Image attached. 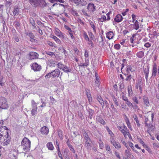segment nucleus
I'll list each match as a JSON object with an SVG mask.
<instances>
[{
    "mask_svg": "<svg viewBox=\"0 0 159 159\" xmlns=\"http://www.w3.org/2000/svg\"><path fill=\"white\" fill-rule=\"evenodd\" d=\"M0 136L3 137L2 139V137H0V142L1 144L3 145H7L9 144L10 141L11 137L8 135L7 129V133L6 134L0 133Z\"/></svg>",
    "mask_w": 159,
    "mask_h": 159,
    "instance_id": "obj_1",
    "label": "nucleus"
},
{
    "mask_svg": "<svg viewBox=\"0 0 159 159\" xmlns=\"http://www.w3.org/2000/svg\"><path fill=\"white\" fill-rule=\"evenodd\" d=\"M30 141L27 138H24L22 141L21 146L24 151L27 152L30 149Z\"/></svg>",
    "mask_w": 159,
    "mask_h": 159,
    "instance_id": "obj_2",
    "label": "nucleus"
},
{
    "mask_svg": "<svg viewBox=\"0 0 159 159\" xmlns=\"http://www.w3.org/2000/svg\"><path fill=\"white\" fill-rule=\"evenodd\" d=\"M83 136L84 137V145L87 148H90L91 146L92 143L91 139L86 132L84 133Z\"/></svg>",
    "mask_w": 159,
    "mask_h": 159,
    "instance_id": "obj_3",
    "label": "nucleus"
},
{
    "mask_svg": "<svg viewBox=\"0 0 159 159\" xmlns=\"http://www.w3.org/2000/svg\"><path fill=\"white\" fill-rule=\"evenodd\" d=\"M9 107L8 104L4 98L0 97V108L2 109H7Z\"/></svg>",
    "mask_w": 159,
    "mask_h": 159,
    "instance_id": "obj_4",
    "label": "nucleus"
},
{
    "mask_svg": "<svg viewBox=\"0 0 159 159\" xmlns=\"http://www.w3.org/2000/svg\"><path fill=\"white\" fill-rule=\"evenodd\" d=\"M70 1L80 7L85 6L87 4V2L84 0H70Z\"/></svg>",
    "mask_w": 159,
    "mask_h": 159,
    "instance_id": "obj_5",
    "label": "nucleus"
},
{
    "mask_svg": "<svg viewBox=\"0 0 159 159\" xmlns=\"http://www.w3.org/2000/svg\"><path fill=\"white\" fill-rule=\"evenodd\" d=\"M55 34L58 37L62 39L65 38V34L58 28H56L54 31Z\"/></svg>",
    "mask_w": 159,
    "mask_h": 159,
    "instance_id": "obj_6",
    "label": "nucleus"
},
{
    "mask_svg": "<svg viewBox=\"0 0 159 159\" xmlns=\"http://www.w3.org/2000/svg\"><path fill=\"white\" fill-rule=\"evenodd\" d=\"M29 56L30 59L33 60L38 58L39 55L36 52H31L29 53Z\"/></svg>",
    "mask_w": 159,
    "mask_h": 159,
    "instance_id": "obj_7",
    "label": "nucleus"
},
{
    "mask_svg": "<svg viewBox=\"0 0 159 159\" xmlns=\"http://www.w3.org/2000/svg\"><path fill=\"white\" fill-rule=\"evenodd\" d=\"M130 149L129 148H127V149L125 151V154L127 158L129 159H134V156L131 154Z\"/></svg>",
    "mask_w": 159,
    "mask_h": 159,
    "instance_id": "obj_8",
    "label": "nucleus"
},
{
    "mask_svg": "<svg viewBox=\"0 0 159 159\" xmlns=\"http://www.w3.org/2000/svg\"><path fill=\"white\" fill-rule=\"evenodd\" d=\"M87 10L90 13L93 12L95 10V7L93 4L89 3L88 6Z\"/></svg>",
    "mask_w": 159,
    "mask_h": 159,
    "instance_id": "obj_9",
    "label": "nucleus"
},
{
    "mask_svg": "<svg viewBox=\"0 0 159 159\" xmlns=\"http://www.w3.org/2000/svg\"><path fill=\"white\" fill-rule=\"evenodd\" d=\"M40 131L43 135H47L49 132V129L47 127L44 126L41 128Z\"/></svg>",
    "mask_w": 159,
    "mask_h": 159,
    "instance_id": "obj_10",
    "label": "nucleus"
},
{
    "mask_svg": "<svg viewBox=\"0 0 159 159\" xmlns=\"http://www.w3.org/2000/svg\"><path fill=\"white\" fill-rule=\"evenodd\" d=\"M143 82L141 79H139L138 81V82L136 84V89L139 88L140 92H142V90Z\"/></svg>",
    "mask_w": 159,
    "mask_h": 159,
    "instance_id": "obj_11",
    "label": "nucleus"
},
{
    "mask_svg": "<svg viewBox=\"0 0 159 159\" xmlns=\"http://www.w3.org/2000/svg\"><path fill=\"white\" fill-rule=\"evenodd\" d=\"M122 63L121 65V70H122V69L125 66H127V70H131L132 69L131 66L130 65H127V61L125 59H123L122 60Z\"/></svg>",
    "mask_w": 159,
    "mask_h": 159,
    "instance_id": "obj_12",
    "label": "nucleus"
},
{
    "mask_svg": "<svg viewBox=\"0 0 159 159\" xmlns=\"http://www.w3.org/2000/svg\"><path fill=\"white\" fill-rule=\"evenodd\" d=\"M31 66L32 70H40L41 69V66L36 62L33 63Z\"/></svg>",
    "mask_w": 159,
    "mask_h": 159,
    "instance_id": "obj_13",
    "label": "nucleus"
},
{
    "mask_svg": "<svg viewBox=\"0 0 159 159\" xmlns=\"http://www.w3.org/2000/svg\"><path fill=\"white\" fill-rule=\"evenodd\" d=\"M143 102L146 107H149L150 105V103L148 98L146 96H144L143 98Z\"/></svg>",
    "mask_w": 159,
    "mask_h": 159,
    "instance_id": "obj_14",
    "label": "nucleus"
},
{
    "mask_svg": "<svg viewBox=\"0 0 159 159\" xmlns=\"http://www.w3.org/2000/svg\"><path fill=\"white\" fill-rule=\"evenodd\" d=\"M133 24H131L129 25V26H133L134 29L137 30L139 29V22L137 20H136L134 22Z\"/></svg>",
    "mask_w": 159,
    "mask_h": 159,
    "instance_id": "obj_15",
    "label": "nucleus"
},
{
    "mask_svg": "<svg viewBox=\"0 0 159 159\" xmlns=\"http://www.w3.org/2000/svg\"><path fill=\"white\" fill-rule=\"evenodd\" d=\"M111 143L116 148L119 149L121 147L120 143L118 142H116L113 139L111 140Z\"/></svg>",
    "mask_w": 159,
    "mask_h": 159,
    "instance_id": "obj_16",
    "label": "nucleus"
},
{
    "mask_svg": "<svg viewBox=\"0 0 159 159\" xmlns=\"http://www.w3.org/2000/svg\"><path fill=\"white\" fill-rule=\"evenodd\" d=\"M123 19L122 16L119 14L117 15L114 18V21L117 23L120 22Z\"/></svg>",
    "mask_w": 159,
    "mask_h": 159,
    "instance_id": "obj_17",
    "label": "nucleus"
},
{
    "mask_svg": "<svg viewBox=\"0 0 159 159\" xmlns=\"http://www.w3.org/2000/svg\"><path fill=\"white\" fill-rule=\"evenodd\" d=\"M106 35L107 39H111L113 38L114 34L112 31H109L106 33Z\"/></svg>",
    "mask_w": 159,
    "mask_h": 159,
    "instance_id": "obj_18",
    "label": "nucleus"
},
{
    "mask_svg": "<svg viewBox=\"0 0 159 159\" xmlns=\"http://www.w3.org/2000/svg\"><path fill=\"white\" fill-rule=\"evenodd\" d=\"M29 1L31 4L34 7L39 5V0H29Z\"/></svg>",
    "mask_w": 159,
    "mask_h": 159,
    "instance_id": "obj_19",
    "label": "nucleus"
},
{
    "mask_svg": "<svg viewBox=\"0 0 159 159\" xmlns=\"http://www.w3.org/2000/svg\"><path fill=\"white\" fill-rule=\"evenodd\" d=\"M58 68L61 70H66L67 68V67L65 65L63 64L61 62H59L57 65Z\"/></svg>",
    "mask_w": 159,
    "mask_h": 159,
    "instance_id": "obj_20",
    "label": "nucleus"
},
{
    "mask_svg": "<svg viewBox=\"0 0 159 159\" xmlns=\"http://www.w3.org/2000/svg\"><path fill=\"white\" fill-rule=\"evenodd\" d=\"M27 35L30 37V40L32 42H35L37 40L34 39V36L32 33H30L27 34Z\"/></svg>",
    "mask_w": 159,
    "mask_h": 159,
    "instance_id": "obj_21",
    "label": "nucleus"
},
{
    "mask_svg": "<svg viewBox=\"0 0 159 159\" xmlns=\"http://www.w3.org/2000/svg\"><path fill=\"white\" fill-rule=\"evenodd\" d=\"M97 99L99 102L102 105V107L104 106V101L100 96H98L97 97Z\"/></svg>",
    "mask_w": 159,
    "mask_h": 159,
    "instance_id": "obj_22",
    "label": "nucleus"
},
{
    "mask_svg": "<svg viewBox=\"0 0 159 159\" xmlns=\"http://www.w3.org/2000/svg\"><path fill=\"white\" fill-rule=\"evenodd\" d=\"M52 76L53 77H58L60 74V72L57 70H54L52 72Z\"/></svg>",
    "mask_w": 159,
    "mask_h": 159,
    "instance_id": "obj_23",
    "label": "nucleus"
},
{
    "mask_svg": "<svg viewBox=\"0 0 159 159\" xmlns=\"http://www.w3.org/2000/svg\"><path fill=\"white\" fill-rule=\"evenodd\" d=\"M136 56L138 57L141 58L144 56V52L142 51H139L137 53Z\"/></svg>",
    "mask_w": 159,
    "mask_h": 159,
    "instance_id": "obj_24",
    "label": "nucleus"
},
{
    "mask_svg": "<svg viewBox=\"0 0 159 159\" xmlns=\"http://www.w3.org/2000/svg\"><path fill=\"white\" fill-rule=\"evenodd\" d=\"M19 9L18 7L14 8V10L12 11V13L14 16L17 15L19 13Z\"/></svg>",
    "mask_w": 159,
    "mask_h": 159,
    "instance_id": "obj_25",
    "label": "nucleus"
},
{
    "mask_svg": "<svg viewBox=\"0 0 159 159\" xmlns=\"http://www.w3.org/2000/svg\"><path fill=\"white\" fill-rule=\"evenodd\" d=\"M147 132L149 134H150L151 132L154 129V126L151 125H149V126L148 127Z\"/></svg>",
    "mask_w": 159,
    "mask_h": 159,
    "instance_id": "obj_26",
    "label": "nucleus"
},
{
    "mask_svg": "<svg viewBox=\"0 0 159 159\" xmlns=\"http://www.w3.org/2000/svg\"><path fill=\"white\" fill-rule=\"evenodd\" d=\"M96 120L97 121L103 125H104L105 123V122L104 120L99 116L97 117L96 118Z\"/></svg>",
    "mask_w": 159,
    "mask_h": 159,
    "instance_id": "obj_27",
    "label": "nucleus"
},
{
    "mask_svg": "<svg viewBox=\"0 0 159 159\" xmlns=\"http://www.w3.org/2000/svg\"><path fill=\"white\" fill-rule=\"evenodd\" d=\"M98 20L99 21L103 22L105 21L106 20V17L105 15H102L101 16V18H98Z\"/></svg>",
    "mask_w": 159,
    "mask_h": 159,
    "instance_id": "obj_28",
    "label": "nucleus"
},
{
    "mask_svg": "<svg viewBox=\"0 0 159 159\" xmlns=\"http://www.w3.org/2000/svg\"><path fill=\"white\" fill-rule=\"evenodd\" d=\"M46 145L49 150H52L53 149L54 147L52 143H48Z\"/></svg>",
    "mask_w": 159,
    "mask_h": 159,
    "instance_id": "obj_29",
    "label": "nucleus"
},
{
    "mask_svg": "<svg viewBox=\"0 0 159 159\" xmlns=\"http://www.w3.org/2000/svg\"><path fill=\"white\" fill-rule=\"evenodd\" d=\"M52 38L56 42L59 44L61 43V41L60 40L55 36L53 35Z\"/></svg>",
    "mask_w": 159,
    "mask_h": 159,
    "instance_id": "obj_30",
    "label": "nucleus"
},
{
    "mask_svg": "<svg viewBox=\"0 0 159 159\" xmlns=\"http://www.w3.org/2000/svg\"><path fill=\"white\" fill-rule=\"evenodd\" d=\"M100 38L101 39V40L99 41V45L101 47H103V46H104V44L103 38L102 36V35L101 36Z\"/></svg>",
    "mask_w": 159,
    "mask_h": 159,
    "instance_id": "obj_31",
    "label": "nucleus"
},
{
    "mask_svg": "<svg viewBox=\"0 0 159 159\" xmlns=\"http://www.w3.org/2000/svg\"><path fill=\"white\" fill-rule=\"evenodd\" d=\"M7 128L6 126H2L0 125V132L2 130H3V131L4 133H7Z\"/></svg>",
    "mask_w": 159,
    "mask_h": 159,
    "instance_id": "obj_32",
    "label": "nucleus"
},
{
    "mask_svg": "<svg viewBox=\"0 0 159 159\" xmlns=\"http://www.w3.org/2000/svg\"><path fill=\"white\" fill-rule=\"evenodd\" d=\"M133 108L134 110L135 111H138L139 110V108L136 104L134 103V105L133 104V106L132 107Z\"/></svg>",
    "mask_w": 159,
    "mask_h": 159,
    "instance_id": "obj_33",
    "label": "nucleus"
},
{
    "mask_svg": "<svg viewBox=\"0 0 159 159\" xmlns=\"http://www.w3.org/2000/svg\"><path fill=\"white\" fill-rule=\"evenodd\" d=\"M41 102L42 103V104L40 106V107H45L46 106V104H47V102L46 101V100L45 99L44 101L42 99H41Z\"/></svg>",
    "mask_w": 159,
    "mask_h": 159,
    "instance_id": "obj_34",
    "label": "nucleus"
},
{
    "mask_svg": "<svg viewBox=\"0 0 159 159\" xmlns=\"http://www.w3.org/2000/svg\"><path fill=\"white\" fill-rule=\"evenodd\" d=\"M71 13L74 16H79L78 13L77 11L74 9H72L71 11Z\"/></svg>",
    "mask_w": 159,
    "mask_h": 159,
    "instance_id": "obj_35",
    "label": "nucleus"
},
{
    "mask_svg": "<svg viewBox=\"0 0 159 159\" xmlns=\"http://www.w3.org/2000/svg\"><path fill=\"white\" fill-rule=\"evenodd\" d=\"M125 121H126V123L127 124L128 127L129 129H131V127L130 123L129 122V121L128 118H127V117H126V119H125Z\"/></svg>",
    "mask_w": 159,
    "mask_h": 159,
    "instance_id": "obj_36",
    "label": "nucleus"
},
{
    "mask_svg": "<svg viewBox=\"0 0 159 159\" xmlns=\"http://www.w3.org/2000/svg\"><path fill=\"white\" fill-rule=\"evenodd\" d=\"M39 5H42V6H46L47 5L45 0H39Z\"/></svg>",
    "mask_w": 159,
    "mask_h": 159,
    "instance_id": "obj_37",
    "label": "nucleus"
},
{
    "mask_svg": "<svg viewBox=\"0 0 159 159\" xmlns=\"http://www.w3.org/2000/svg\"><path fill=\"white\" fill-rule=\"evenodd\" d=\"M90 24L91 27L93 29V32H96V29L94 23L92 21H91L90 23Z\"/></svg>",
    "mask_w": 159,
    "mask_h": 159,
    "instance_id": "obj_38",
    "label": "nucleus"
},
{
    "mask_svg": "<svg viewBox=\"0 0 159 159\" xmlns=\"http://www.w3.org/2000/svg\"><path fill=\"white\" fill-rule=\"evenodd\" d=\"M83 34L84 37L86 41L89 40V39L87 33L85 31H84V33H83Z\"/></svg>",
    "mask_w": 159,
    "mask_h": 159,
    "instance_id": "obj_39",
    "label": "nucleus"
},
{
    "mask_svg": "<svg viewBox=\"0 0 159 159\" xmlns=\"http://www.w3.org/2000/svg\"><path fill=\"white\" fill-rule=\"evenodd\" d=\"M132 100L134 102L135 104H138L139 103V101L137 97H134L132 98Z\"/></svg>",
    "mask_w": 159,
    "mask_h": 159,
    "instance_id": "obj_40",
    "label": "nucleus"
},
{
    "mask_svg": "<svg viewBox=\"0 0 159 159\" xmlns=\"http://www.w3.org/2000/svg\"><path fill=\"white\" fill-rule=\"evenodd\" d=\"M89 117L91 119L94 113V111L93 110L91 109L89 110Z\"/></svg>",
    "mask_w": 159,
    "mask_h": 159,
    "instance_id": "obj_41",
    "label": "nucleus"
},
{
    "mask_svg": "<svg viewBox=\"0 0 159 159\" xmlns=\"http://www.w3.org/2000/svg\"><path fill=\"white\" fill-rule=\"evenodd\" d=\"M31 104L33 107L35 108V109H37V104L34 100H32Z\"/></svg>",
    "mask_w": 159,
    "mask_h": 159,
    "instance_id": "obj_42",
    "label": "nucleus"
},
{
    "mask_svg": "<svg viewBox=\"0 0 159 159\" xmlns=\"http://www.w3.org/2000/svg\"><path fill=\"white\" fill-rule=\"evenodd\" d=\"M69 33L71 39H74L75 37L73 35L74 32L73 31H72V30H71V31H69Z\"/></svg>",
    "mask_w": 159,
    "mask_h": 159,
    "instance_id": "obj_43",
    "label": "nucleus"
},
{
    "mask_svg": "<svg viewBox=\"0 0 159 159\" xmlns=\"http://www.w3.org/2000/svg\"><path fill=\"white\" fill-rule=\"evenodd\" d=\"M99 78H95V83H96V85L98 86H99L100 84V80Z\"/></svg>",
    "mask_w": 159,
    "mask_h": 159,
    "instance_id": "obj_44",
    "label": "nucleus"
},
{
    "mask_svg": "<svg viewBox=\"0 0 159 159\" xmlns=\"http://www.w3.org/2000/svg\"><path fill=\"white\" fill-rule=\"evenodd\" d=\"M128 94L129 96L132 95V90L131 86H130L128 88Z\"/></svg>",
    "mask_w": 159,
    "mask_h": 159,
    "instance_id": "obj_45",
    "label": "nucleus"
},
{
    "mask_svg": "<svg viewBox=\"0 0 159 159\" xmlns=\"http://www.w3.org/2000/svg\"><path fill=\"white\" fill-rule=\"evenodd\" d=\"M87 41H88V44L89 45H90L91 47L92 48H93L94 47V44L91 40L89 39V40H87Z\"/></svg>",
    "mask_w": 159,
    "mask_h": 159,
    "instance_id": "obj_46",
    "label": "nucleus"
},
{
    "mask_svg": "<svg viewBox=\"0 0 159 159\" xmlns=\"http://www.w3.org/2000/svg\"><path fill=\"white\" fill-rule=\"evenodd\" d=\"M87 97L89 102H91L92 101V98L91 97V95L90 93H87Z\"/></svg>",
    "mask_w": 159,
    "mask_h": 159,
    "instance_id": "obj_47",
    "label": "nucleus"
},
{
    "mask_svg": "<svg viewBox=\"0 0 159 159\" xmlns=\"http://www.w3.org/2000/svg\"><path fill=\"white\" fill-rule=\"evenodd\" d=\"M37 109H33L31 110V114L32 116H34L37 113Z\"/></svg>",
    "mask_w": 159,
    "mask_h": 159,
    "instance_id": "obj_48",
    "label": "nucleus"
},
{
    "mask_svg": "<svg viewBox=\"0 0 159 159\" xmlns=\"http://www.w3.org/2000/svg\"><path fill=\"white\" fill-rule=\"evenodd\" d=\"M57 152H58V156L61 159H63V158L62 156V154L61 153V152L60 150V148H58V149H57Z\"/></svg>",
    "mask_w": 159,
    "mask_h": 159,
    "instance_id": "obj_49",
    "label": "nucleus"
},
{
    "mask_svg": "<svg viewBox=\"0 0 159 159\" xmlns=\"http://www.w3.org/2000/svg\"><path fill=\"white\" fill-rule=\"evenodd\" d=\"M125 103L129 107H132L133 106V104L129 100L125 102Z\"/></svg>",
    "mask_w": 159,
    "mask_h": 159,
    "instance_id": "obj_50",
    "label": "nucleus"
},
{
    "mask_svg": "<svg viewBox=\"0 0 159 159\" xmlns=\"http://www.w3.org/2000/svg\"><path fill=\"white\" fill-rule=\"evenodd\" d=\"M118 128L121 131V132L123 133H124L126 131L125 129H123V128L121 126H118Z\"/></svg>",
    "mask_w": 159,
    "mask_h": 159,
    "instance_id": "obj_51",
    "label": "nucleus"
},
{
    "mask_svg": "<svg viewBox=\"0 0 159 159\" xmlns=\"http://www.w3.org/2000/svg\"><path fill=\"white\" fill-rule=\"evenodd\" d=\"M46 54L49 55L51 56H55V54L53 52H50L49 51L46 52Z\"/></svg>",
    "mask_w": 159,
    "mask_h": 159,
    "instance_id": "obj_52",
    "label": "nucleus"
},
{
    "mask_svg": "<svg viewBox=\"0 0 159 159\" xmlns=\"http://www.w3.org/2000/svg\"><path fill=\"white\" fill-rule=\"evenodd\" d=\"M113 101L114 102L115 105L116 106H119V103L117 102L116 98L115 97H113Z\"/></svg>",
    "mask_w": 159,
    "mask_h": 159,
    "instance_id": "obj_53",
    "label": "nucleus"
},
{
    "mask_svg": "<svg viewBox=\"0 0 159 159\" xmlns=\"http://www.w3.org/2000/svg\"><path fill=\"white\" fill-rule=\"evenodd\" d=\"M145 77L146 80H148V75L149 73V70H146L145 71Z\"/></svg>",
    "mask_w": 159,
    "mask_h": 159,
    "instance_id": "obj_54",
    "label": "nucleus"
},
{
    "mask_svg": "<svg viewBox=\"0 0 159 159\" xmlns=\"http://www.w3.org/2000/svg\"><path fill=\"white\" fill-rule=\"evenodd\" d=\"M111 14V11H110L108 12L107 13V14L106 15L107 17V18H106V20H110V14Z\"/></svg>",
    "mask_w": 159,
    "mask_h": 159,
    "instance_id": "obj_55",
    "label": "nucleus"
},
{
    "mask_svg": "<svg viewBox=\"0 0 159 159\" xmlns=\"http://www.w3.org/2000/svg\"><path fill=\"white\" fill-rule=\"evenodd\" d=\"M120 47L119 44H116L114 46V48L116 50H119L120 48Z\"/></svg>",
    "mask_w": 159,
    "mask_h": 159,
    "instance_id": "obj_56",
    "label": "nucleus"
},
{
    "mask_svg": "<svg viewBox=\"0 0 159 159\" xmlns=\"http://www.w3.org/2000/svg\"><path fill=\"white\" fill-rule=\"evenodd\" d=\"M131 16H132V22L134 23L136 20V15H134V14H133Z\"/></svg>",
    "mask_w": 159,
    "mask_h": 159,
    "instance_id": "obj_57",
    "label": "nucleus"
},
{
    "mask_svg": "<svg viewBox=\"0 0 159 159\" xmlns=\"http://www.w3.org/2000/svg\"><path fill=\"white\" fill-rule=\"evenodd\" d=\"M124 85L123 84H120V91H122L123 89L124 88Z\"/></svg>",
    "mask_w": 159,
    "mask_h": 159,
    "instance_id": "obj_58",
    "label": "nucleus"
},
{
    "mask_svg": "<svg viewBox=\"0 0 159 159\" xmlns=\"http://www.w3.org/2000/svg\"><path fill=\"white\" fill-rule=\"evenodd\" d=\"M51 75H52V72H49L46 75L45 77L46 79H47L50 78Z\"/></svg>",
    "mask_w": 159,
    "mask_h": 159,
    "instance_id": "obj_59",
    "label": "nucleus"
},
{
    "mask_svg": "<svg viewBox=\"0 0 159 159\" xmlns=\"http://www.w3.org/2000/svg\"><path fill=\"white\" fill-rule=\"evenodd\" d=\"M151 43H149L148 42H147V43H146L144 44V46L146 48H149L151 46Z\"/></svg>",
    "mask_w": 159,
    "mask_h": 159,
    "instance_id": "obj_60",
    "label": "nucleus"
},
{
    "mask_svg": "<svg viewBox=\"0 0 159 159\" xmlns=\"http://www.w3.org/2000/svg\"><path fill=\"white\" fill-rule=\"evenodd\" d=\"M134 120L135 121L136 123L137 126L139 127H140V124H139V121L138 120V118L134 119Z\"/></svg>",
    "mask_w": 159,
    "mask_h": 159,
    "instance_id": "obj_61",
    "label": "nucleus"
},
{
    "mask_svg": "<svg viewBox=\"0 0 159 159\" xmlns=\"http://www.w3.org/2000/svg\"><path fill=\"white\" fill-rule=\"evenodd\" d=\"M0 84L2 86H3L4 85V84L3 81V79L2 78L0 79Z\"/></svg>",
    "mask_w": 159,
    "mask_h": 159,
    "instance_id": "obj_62",
    "label": "nucleus"
},
{
    "mask_svg": "<svg viewBox=\"0 0 159 159\" xmlns=\"http://www.w3.org/2000/svg\"><path fill=\"white\" fill-rule=\"evenodd\" d=\"M121 142L123 144L126 148H129L128 146V144L124 140H121Z\"/></svg>",
    "mask_w": 159,
    "mask_h": 159,
    "instance_id": "obj_63",
    "label": "nucleus"
},
{
    "mask_svg": "<svg viewBox=\"0 0 159 159\" xmlns=\"http://www.w3.org/2000/svg\"><path fill=\"white\" fill-rule=\"evenodd\" d=\"M84 56L86 58H87L89 56V55L88 54V52L86 50H85V52H84Z\"/></svg>",
    "mask_w": 159,
    "mask_h": 159,
    "instance_id": "obj_64",
    "label": "nucleus"
}]
</instances>
